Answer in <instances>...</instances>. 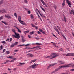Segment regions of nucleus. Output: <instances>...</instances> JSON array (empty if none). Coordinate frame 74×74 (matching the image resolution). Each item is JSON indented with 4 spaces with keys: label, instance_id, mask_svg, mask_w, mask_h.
<instances>
[{
    "label": "nucleus",
    "instance_id": "48",
    "mask_svg": "<svg viewBox=\"0 0 74 74\" xmlns=\"http://www.w3.org/2000/svg\"><path fill=\"white\" fill-rule=\"evenodd\" d=\"M21 38L22 40L24 39V37L23 36H21Z\"/></svg>",
    "mask_w": 74,
    "mask_h": 74
},
{
    "label": "nucleus",
    "instance_id": "8",
    "mask_svg": "<svg viewBox=\"0 0 74 74\" xmlns=\"http://www.w3.org/2000/svg\"><path fill=\"white\" fill-rule=\"evenodd\" d=\"M42 3H43L44 5H45L46 7H48V6L43 1V0H40Z\"/></svg>",
    "mask_w": 74,
    "mask_h": 74
},
{
    "label": "nucleus",
    "instance_id": "3",
    "mask_svg": "<svg viewBox=\"0 0 74 74\" xmlns=\"http://www.w3.org/2000/svg\"><path fill=\"white\" fill-rule=\"evenodd\" d=\"M38 64H37L36 63H35L34 65L30 66L29 67H28L27 68V70H30L31 68H36L38 66Z\"/></svg>",
    "mask_w": 74,
    "mask_h": 74
},
{
    "label": "nucleus",
    "instance_id": "34",
    "mask_svg": "<svg viewBox=\"0 0 74 74\" xmlns=\"http://www.w3.org/2000/svg\"><path fill=\"white\" fill-rule=\"evenodd\" d=\"M30 16H31V19H33V18H34L33 17V15L32 14H31Z\"/></svg>",
    "mask_w": 74,
    "mask_h": 74
},
{
    "label": "nucleus",
    "instance_id": "13",
    "mask_svg": "<svg viewBox=\"0 0 74 74\" xmlns=\"http://www.w3.org/2000/svg\"><path fill=\"white\" fill-rule=\"evenodd\" d=\"M29 45H30V44H27L25 45L23 44V45H18V46L22 47V46H24V45H25V46H29Z\"/></svg>",
    "mask_w": 74,
    "mask_h": 74
},
{
    "label": "nucleus",
    "instance_id": "1",
    "mask_svg": "<svg viewBox=\"0 0 74 74\" xmlns=\"http://www.w3.org/2000/svg\"><path fill=\"white\" fill-rule=\"evenodd\" d=\"M58 56L59 54H58V53H52L50 56H47V57H45V58L49 59H53L56 58Z\"/></svg>",
    "mask_w": 74,
    "mask_h": 74
},
{
    "label": "nucleus",
    "instance_id": "35",
    "mask_svg": "<svg viewBox=\"0 0 74 74\" xmlns=\"http://www.w3.org/2000/svg\"><path fill=\"white\" fill-rule=\"evenodd\" d=\"M13 57V56H10L9 57V58L10 59H13V57Z\"/></svg>",
    "mask_w": 74,
    "mask_h": 74
},
{
    "label": "nucleus",
    "instance_id": "61",
    "mask_svg": "<svg viewBox=\"0 0 74 74\" xmlns=\"http://www.w3.org/2000/svg\"><path fill=\"white\" fill-rule=\"evenodd\" d=\"M9 61V60H6V63L8 62Z\"/></svg>",
    "mask_w": 74,
    "mask_h": 74
},
{
    "label": "nucleus",
    "instance_id": "17",
    "mask_svg": "<svg viewBox=\"0 0 74 74\" xmlns=\"http://www.w3.org/2000/svg\"><path fill=\"white\" fill-rule=\"evenodd\" d=\"M54 29L56 30V31L57 32L58 34H59L60 32H59V31L58 30V29H57V28L56 27H55Z\"/></svg>",
    "mask_w": 74,
    "mask_h": 74
},
{
    "label": "nucleus",
    "instance_id": "36",
    "mask_svg": "<svg viewBox=\"0 0 74 74\" xmlns=\"http://www.w3.org/2000/svg\"><path fill=\"white\" fill-rule=\"evenodd\" d=\"M53 7L55 10H56L57 9V6H56V5H54V6H53Z\"/></svg>",
    "mask_w": 74,
    "mask_h": 74
},
{
    "label": "nucleus",
    "instance_id": "4",
    "mask_svg": "<svg viewBox=\"0 0 74 74\" xmlns=\"http://www.w3.org/2000/svg\"><path fill=\"white\" fill-rule=\"evenodd\" d=\"M66 2L69 7H71V5H72V4L71 2L69 0H66Z\"/></svg>",
    "mask_w": 74,
    "mask_h": 74
},
{
    "label": "nucleus",
    "instance_id": "5",
    "mask_svg": "<svg viewBox=\"0 0 74 74\" xmlns=\"http://www.w3.org/2000/svg\"><path fill=\"white\" fill-rule=\"evenodd\" d=\"M18 43V42H16V43H14L12 45H11L10 48H13V47H14L15 46V45H17Z\"/></svg>",
    "mask_w": 74,
    "mask_h": 74
},
{
    "label": "nucleus",
    "instance_id": "52",
    "mask_svg": "<svg viewBox=\"0 0 74 74\" xmlns=\"http://www.w3.org/2000/svg\"><path fill=\"white\" fill-rule=\"evenodd\" d=\"M36 44H37V45H41V44L40 43H36Z\"/></svg>",
    "mask_w": 74,
    "mask_h": 74
},
{
    "label": "nucleus",
    "instance_id": "21",
    "mask_svg": "<svg viewBox=\"0 0 74 74\" xmlns=\"http://www.w3.org/2000/svg\"><path fill=\"white\" fill-rule=\"evenodd\" d=\"M36 59H35V60H32L31 61V62H30V64H31L32 63H33V62H35L36 61Z\"/></svg>",
    "mask_w": 74,
    "mask_h": 74
},
{
    "label": "nucleus",
    "instance_id": "31",
    "mask_svg": "<svg viewBox=\"0 0 74 74\" xmlns=\"http://www.w3.org/2000/svg\"><path fill=\"white\" fill-rule=\"evenodd\" d=\"M59 62L60 63V64H63L64 63V62L62 61H60Z\"/></svg>",
    "mask_w": 74,
    "mask_h": 74
},
{
    "label": "nucleus",
    "instance_id": "45",
    "mask_svg": "<svg viewBox=\"0 0 74 74\" xmlns=\"http://www.w3.org/2000/svg\"><path fill=\"white\" fill-rule=\"evenodd\" d=\"M31 25L33 27H35V25L33 24H32Z\"/></svg>",
    "mask_w": 74,
    "mask_h": 74
},
{
    "label": "nucleus",
    "instance_id": "42",
    "mask_svg": "<svg viewBox=\"0 0 74 74\" xmlns=\"http://www.w3.org/2000/svg\"><path fill=\"white\" fill-rule=\"evenodd\" d=\"M39 30L41 32L43 31V30L42 29H39Z\"/></svg>",
    "mask_w": 74,
    "mask_h": 74
},
{
    "label": "nucleus",
    "instance_id": "25",
    "mask_svg": "<svg viewBox=\"0 0 74 74\" xmlns=\"http://www.w3.org/2000/svg\"><path fill=\"white\" fill-rule=\"evenodd\" d=\"M40 7L44 11V12H45V10L41 6H40Z\"/></svg>",
    "mask_w": 74,
    "mask_h": 74
},
{
    "label": "nucleus",
    "instance_id": "7",
    "mask_svg": "<svg viewBox=\"0 0 74 74\" xmlns=\"http://www.w3.org/2000/svg\"><path fill=\"white\" fill-rule=\"evenodd\" d=\"M66 56H74V53H68L66 55Z\"/></svg>",
    "mask_w": 74,
    "mask_h": 74
},
{
    "label": "nucleus",
    "instance_id": "44",
    "mask_svg": "<svg viewBox=\"0 0 74 74\" xmlns=\"http://www.w3.org/2000/svg\"><path fill=\"white\" fill-rule=\"evenodd\" d=\"M36 47H33V48H29V49H34V48H36Z\"/></svg>",
    "mask_w": 74,
    "mask_h": 74
},
{
    "label": "nucleus",
    "instance_id": "20",
    "mask_svg": "<svg viewBox=\"0 0 74 74\" xmlns=\"http://www.w3.org/2000/svg\"><path fill=\"white\" fill-rule=\"evenodd\" d=\"M40 46H37V47H36V49H35V50H39V49H40L41 48H40Z\"/></svg>",
    "mask_w": 74,
    "mask_h": 74
},
{
    "label": "nucleus",
    "instance_id": "29",
    "mask_svg": "<svg viewBox=\"0 0 74 74\" xmlns=\"http://www.w3.org/2000/svg\"><path fill=\"white\" fill-rule=\"evenodd\" d=\"M41 32L44 34L45 35H47V34L45 33V31H43Z\"/></svg>",
    "mask_w": 74,
    "mask_h": 74
},
{
    "label": "nucleus",
    "instance_id": "46",
    "mask_svg": "<svg viewBox=\"0 0 74 74\" xmlns=\"http://www.w3.org/2000/svg\"><path fill=\"white\" fill-rule=\"evenodd\" d=\"M71 71H74V69H72L70 70Z\"/></svg>",
    "mask_w": 74,
    "mask_h": 74
},
{
    "label": "nucleus",
    "instance_id": "30",
    "mask_svg": "<svg viewBox=\"0 0 74 74\" xmlns=\"http://www.w3.org/2000/svg\"><path fill=\"white\" fill-rule=\"evenodd\" d=\"M37 15H38V17H39V18H40V20H41V21H42V20L41 18L40 17V16H39V15H38V13H37Z\"/></svg>",
    "mask_w": 74,
    "mask_h": 74
},
{
    "label": "nucleus",
    "instance_id": "26",
    "mask_svg": "<svg viewBox=\"0 0 74 74\" xmlns=\"http://www.w3.org/2000/svg\"><path fill=\"white\" fill-rule=\"evenodd\" d=\"M4 19V16H2L1 17H0V21L2 20V19Z\"/></svg>",
    "mask_w": 74,
    "mask_h": 74
},
{
    "label": "nucleus",
    "instance_id": "24",
    "mask_svg": "<svg viewBox=\"0 0 74 74\" xmlns=\"http://www.w3.org/2000/svg\"><path fill=\"white\" fill-rule=\"evenodd\" d=\"M34 33V31H33L32 32H30L29 34L30 35H32V34H33Z\"/></svg>",
    "mask_w": 74,
    "mask_h": 74
},
{
    "label": "nucleus",
    "instance_id": "62",
    "mask_svg": "<svg viewBox=\"0 0 74 74\" xmlns=\"http://www.w3.org/2000/svg\"><path fill=\"white\" fill-rule=\"evenodd\" d=\"M12 40V38H10V42H11Z\"/></svg>",
    "mask_w": 74,
    "mask_h": 74
},
{
    "label": "nucleus",
    "instance_id": "49",
    "mask_svg": "<svg viewBox=\"0 0 74 74\" xmlns=\"http://www.w3.org/2000/svg\"><path fill=\"white\" fill-rule=\"evenodd\" d=\"M37 33L39 34H41V33L40 32V31H37Z\"/></svg>",
    "mask_w": 74,
    "mask_h": 74
},
{
    "label": "nucleus",
    "instance_id": "10",
    "mask_svg": "<svg viewBox=\"0 0 74 74\" xmlns=\"http://www.w3.org/2000/svg\"><path fill=\"white\" fill-rule=\"evenodd\" d=\"M60 68H58L57 69H56L55 71H53V72H52V73H54L56 72L57 71H58V70H60Z\"/></svg>",
    "mask_w": 74,
    "mask_h": 74
},
{
    "label": "nucleus",
    "instance_id": "32",
    "mask_svg": "<svg viewBox=\"0 0 74 74\" xmlns=\"http://www.w3.org/2000/svg\"><path fill=\"white\" fill-rule=\"evenodd\" d=\"M24 1L25 3H26L27 4L28 3L27 0H24Z\"/></svg>",
    "mask_w": 74,
    "mask_h": 74
},
{
    "label": "nucleus",
    "instance_id": "56",
    "mask_svg": "<svg viewBox=\"0 0 74 74\" xmlns=\"http://www.w3.org/2000/svg\"><path fill=\"white\" fill-rule=\"evenodd\" d=\"M28 37H29V38H31V36L29 35H28Z\"/></svg>",
    "mask_w": 74,
    "mask_h": 74
},
{
    "label": "nucleus",
    "instance_id": "33",
    "mask_svg": "<svg viewBox=\"0 0 74 74\" xmlns=\"http://www.w3.org/2000/svg\"><path fill=\"white\" fill-rule=\"evenodd\" d=\"M62 35L63 36L64 38L65 39H66V38H65V36L63 34H62Z\"/></svg>",
    "mask_w": 74,
    "mask_h": 74
},
{
    "label": "nucleus",
    "instance_id": "50",
    "mask_svg": "<svg viewBox=\"0 0 74 74\" xmlns=\"http://www.w3.org/2000/svg\"><path fill=\"white\" fill-rule=\"evenodd\" d=\"M6 53L7 54H9V53H10V52L9 51H6Z\"/></svg>",
    "mask_w": 74,
    "mask_h": 74
},
{
    "label": "nucleus",
    "instance_id": "58",
    "mask_svg": "<svg viewBox=\"0 0 74 74\" xmlns=\"http://www.w3.org/2000/svg\"><path fill=\"white\" fill-rule=\"evenodd\" d=\"M35 29H36L37 30V26H35Z\"/></svg>",
    "mask_w": 74,
    "mask_h": 74
},
{
    "label": "nucleus",
    "instance_id": "38",
    "mask_svg": "<svg viewBox=\"0 0 74 74\" xmlns=\"http://www.w3.org/2000/svg\"><path fill=\"white\" fill-rule=\"evenodd\" d=\"M63 49H62V48H61L59 50H58V51L60 52V51H63Z\"/></svg>",
    "mask_w": 74,
    "mask_h": 74
},
{
    "label": "nucleus",
    "instance_id": "59",
    "mask_svg": "<svg viewBox=\"0 0 74 74\" xmlns=\"http://www.w3.org/2000/svg\"><path fill=\"white\" fill-rule=\"evenodd\" d=\"M9 40H10L9 39H8H8H7V40H6V41H9Z\"/></svg>",
    "mask_w": 74,
    "mask_h": 74
},
{
    "label": "nucleus",
    "instance_id": "28",
    "mask_svg": "<svg viewBox=\"0 0 74 74\" xmlns=\"http://www.w3.org/2000/svg\"><path fill=\"white\" fill-rule=\"evenodd\" d=\"M51 43H53V45L54 46H55V47H58V46L56 45V44L55 43H53V42H51Z\"/></svg>",
    "mask_w": 74,
    "mask_h": 74
},
{
    "label": "nucleus",
    "instance_id": "15",
    "mask_svg": "<svg viewBox=\"0 0 74 74\" xmlns=\"http://www.w3.org/2000/svg\"><path fill=\"white\" fill-rule=\"evenodd\" d=\"M20 23L24 25H26V24L24 22L22 21L21 22H20Z\"/></svg>",
    "mask_w": 74,
    "mask_h": 74
},
{
    "label": "nucleus",
    "instance_id": "2",
    "mask_svg": "<svg viewBox=\"0 0 74 74\" xmlns=\"http://www.w3.org/2000/svg\"><path fill=\"white\" fill-rule=\"evenodd\" d=\"M12 31L13 32H14L15 33V35H13L12 36L13 37H15V38H17L18 39H19V38H20V35L19 34L16 33L15 29H12Z\"/></svg>",
    "mask_w": 74,
    "mask_h": 74
},
{
    "label": "nucleus",
    "instance_id": "54",
    "mask_svg": "<svg viewBox=\"0 0 74 74\" xmlns=\"http://www.w3.org/2000/svg\"><path fill=\"white\" fill-rule=\"evenodd\" d=\"M28 13L29 14H30L31 13V11H28Z\"/></svg>",
    "mask_w": 74,
    "mask_h": 74
},
{
    "label": "nucleus",
    "instance_id": "11",
    "mask_svg": "<svg viewBox=\"0 0 74 74\" xmlns=\"http://www.w3.org/2000/svg\"><path fill=\"white\" fill-rule=\"evenodd\" d=\"M68 65V67L72 66V68H74V64H69Z\"/></svg>",
    "mask_w": 74,
    "mask_h": 74
},
{
    "label": "nucleus",
    "instance_id": "51",
    "mask_svg": "<svg viewBox=\"0 0 74 74\" xmlns=\"http://www.w3.org/2000/svg\"><path fill=\"white\" fill-rule=\"evenodd\" d=\"M57 27L58 28V29L60 30V28L59 27V26H57Z\"/></svg>",
    "mask_w": 74,
    "mask_h": 74
},
{
    "label": "nucleus",
    "instance_id": "23",
    "mask_svg": "<svg viewBox=\"0 0 74 74\" xmlns=\"http://www.w3.org/2000/svg\"><path fill=\"white\" fill-rule=\"evenodd\" d=\"M16 28L18 30V32H19V33H22V32L17 27H16Z\"/></svg>",
    "mask_w": 74,
    "mask_h": 74
},
{
    "label": "nucleus",
    "instance_id": "18",
    "mask_svg": "<svg viewBox=\"0 0 74 74\" xmlns=\"http://www.w3.org/2000/svg\"><path fill=\"white\" fill-rule=\"evenodd\" d=\"M27 55H29V57H33L34 56L32 54L29 53L27 54Z\"/></svg>",
    "mask_w": 74,
    "mask_h": 74
},
{
    "label": "nucleus",
    "instance_id": "60",
    "mask_svg": "<svg viewBox=\"0 0 74 74\" xmlns=\"http://www.w3.org/2000/svg\"><path fill=\"white\" fill-rule=\"evenodd\" d=\"M40 14L41 16L42 17H45L44 16H43L40 13Z\"/></svg>",
    "mask_w": 74,
    "mask_h": 74
},
{
    "label": "nucleus",
    "instance_id": "22",
    "mask_svg": "<svg viewBox=\"0 0 74 74\" xmlns=\"http://www.w3.org/2000/svg\"><path fill=\"white\" fill-rule=\"evenodd\" d=\"M1 22L5 24L6 25H8V24H7V23H6V22H4L3 21H2Z\"/></svg>",
    "mask_w": 74,
    "mask_h": 74
},
{
    "label": "nucleus",
    "instance_id": "19",
    "mask_svg": "<svg viewBox=\"0 0 74 74\" xmlns=\"http://www.w3.org/2000/svg\"><path fill=\"white\" fill-rule=\"evenodd\" d=\"M1 13H6L7 12V11L5 10H1Z\"/></svg>",
    "mask_w": 74,
    "mask_h": 74
},
{
    "label": "nucleus",
    "instance_id": "40",
    "mask_svg": "<svg viewBox=\"0 0 74 74\" xmlns=\"http://www.w3.org/2000/svg\"><path fill=\"white\" fill-rule=\"evenodd\" d=\"M1 43L2 44H6V42L5 41H2L1 42Z\"/></svg>",
    "mask_w": 74,
    "mask_h": 74
},
{
    "label": "nucleus",
    "instance_id": "37",
    "mask_svg": "<svg viewBox=\"0 0 74 74\" xmlns=\"http://www.w3.org/2000/svg\"><path fill=\"white\" fill-rule=\"evenodd\" d=\"M14 15L16 18H17V14L16 13H15L14 14Z\"/></svg>",
    "mask_w": 74,
    "mask_h": 74
},
{
    "label": "nucleus",
    "instance_id": "16",
    "mask_svg": "<svg viewBox=\"0 0 74 74\" xmlns=\"http://www.w3.org/2000/svg\"><path fill=\"white\" fill-rule=\"evenodd\" d=\"M18 21H19V22H20V23H21L22 22V21L21 20V17L20 16H18Z\"/></svg>",
    "mask_w": 74,
    "mask_h": 74
},
{
    "label": "nucleus",
    "instance_id": "47",
    "mask_svg": "<svg viewBox=\"0 0 74 74\" xmlns=\"http://www.w3.org/2000/svg\"><path fill=\"white\" fill-rule=\"evenodd\" d=\"M64 19L65 21V22L66 23V18L64 16Z\"/></svg>",
    "mask_w": 74,
    "mask_h": 74
},
{
    "label": "nucleus",
    "instance_id": "12",
    "mask_svg": "<svg viewBox=\"0 0 74 74\" xmlns=\"http://www.w3.org/2000/svg\"><path fill=\"white\" fill-rule=\"evenodd\" d=\"M65 0H64L63 2L62 3V7H64V6L65 5Z\"/></svg>",
    "mask_w": 74,
    "mask_h": 74
},
{
    "label": "nucleus",
    "instance_id": "55",
    "mask_svg": "<svg viewBox=\"0 0 74 74\" xmlns=\"http://www.w3.org/2000/svg\"><path fill=\"white\" fill-rule=\"evenodd\" d=\"M6 51V49H4L3 51V53H4L5 52V51Z\"/></svg>",
    "mask_w": 74,
    "mask_h": 74
},
{
    "label": "nucleus",
    "instance_id": "14",
    "mask_svg": "<svg viewBox=\"0 0 74 74\" xmlns=\"http://www.w3.org/2000/svg\"><path fill=\"white\" fill-rule=\"evenodd\" d=\"M5 17L8 18H10V19H11V17L8 14V15H5Z\"/></svg>",
    "mask_w": 74,
    "mask_h": 74
},
{
    "label": "nucleus",
    "instance_id": "41",
    "mask_svg": "<svg viewBox=\"0 0 74 74\" xmlns=\"http://www.w3.org/2000/svg\"><path fill=\"white\" fill-rule=\"evenodd\" d=\"M3 48V46L2 45L0 46V50H2Z\"/></svg>",
    "mask_w": 74,
    "mask_h": 74
},
{
    "label": "nucleus",
    "instance_id": "39",
    "mask_svg": "<svg viewBox=\"0 0 74 74\" xmlns=\"http://www.w3.org/2000/svg\"><path fill=\"white\" fill-rule=\"evenodd\" d=\"M20 64V66L23 65L24 64H25V63H19Z\"/></svg>",
    "mask_w": 74,
    "mask_h": 74
},
{
    "label": "nucleus",
    "instance_id": "9",
    "mask_svg": "<svg viewBox=\"0 0 74 74\" xmlns=\"http://www.w3.org/2000/svg\"><path fill=\"white\" fill-rule=\"evenodd\" d=\"M57 64L56 63H55L54 64H52L50 65L49 66H48V68H50V67L52 66H53L55 65H56Z\"/></svg>",
    "mask_w": 74,
    "mask_h": 74
},
{
    "label": "nucleus",
    "instance_id": "27",
    "mask_svg": "<svg viewBox=\"0 0 74 74\" xmlns=\"http://www.w3.org/2000/svg\"><path fill=\"white\" fill-rule=\"evenodd\" d=\"M3 3V0H2L1 1H0V5L1 4Z\"/></svg>",
    "mask_w": 74,
    "mask_h": 74
},
{
    "label": "nucleus",
    "instance_id": "63",
    "mask_svg": "<svg viewBox=\"0 0 74 74\" xmlns=\"http://www.w3.org/2000/svg\"><path fill=\"white\" fill-rule=\"evenodd\" d=\"M72 35L74 37V34L73 33H72Z\"/></svg>",
    "mask_w": 74,
    "mask_h": 74
},
{
    "label": "nucleus",
    "instance_id": "57",
    "mask_svg": "<svg viewBox=\"0 0 74 74\" xmlns=\"http://www.w3.org/2000/svg\"><path fill=\"white\" fill-rule=\"evenodd\" d=\"M26 33H28L29 32V31H25Z\"/></svg>",
    "mask_w": 74,
    "mask_h": 74
},
{
    "label": "nucleus",
    "instance_id": "53",
    "mask_svg": "<svg viewBox=\"0 0 74 74\" xmlns=\"http://www.w3.org/2000/svg\"><path fill=\"white\" fill-rule=\"evenodd\" d=\"M35 38L36 39V40H38L40 39V38H38L35 37Z\"/></svg>",
    "mask_w": 74,
    "mask_h": 74
},
{
    "label": "nucleus",
    "instance_id": "64",
    "mask_svg": "<svg viewBox=\"0 0 74 74\" xmlns=\"http://www.w3.org/2000/svg\"><path fill=\"white\" fill-rule=\"evenodd\" d=\"M14 61H13V60H11V61H10L9 62H13Z\"/></svg>",
    "mask_w": 74,
    "mask_h": 74
},
{
    "label": "nucleus",
    "instance_id": "43",
    "mask_svg": "<svg viewBox=\"0 0 74 74\" xmlns=\"http://www.w3.org/2000/svg\"><path fill=\"white\" fill-rule=\"evenodd\" d=\"M25 41H26V40H24V39L22 40V42L23 43H24L25 42Z\"/></svg>",
    "mask_w": 74,
    "mask_h": 74
},
{
    "label": "nucleus",
    "instance_id": "6",
    "mask_svg": "<svg viewBox=\"0 0 74 74\" xmlns=\"http://www.w3.org/2000/svg\"><path fill=\"white\" fill-rule=\"evenodd\" d=\"M68 65H64L63 66H59V68H67V67H68Z\"/></svg>",
    "mask_w": 74,
    "mask_h": 74
}]
</instances>
